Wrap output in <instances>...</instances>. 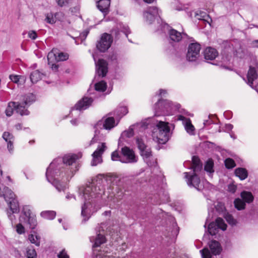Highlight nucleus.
Wrapping results in <instances>:
<instances>
[{"label": "nucleus", "mask_w": 258, "mask_h": 258, "mask_svg": "<svg viewBox=\"0 0 258 258\" xmlns=\"http://www.w3.org/2000/svg\"><path fill=\"white\" fill-rule=\"evenodd\" d=\"M57 62L66 60L69 58V54L67 53L59 52L57 54Z\"/></svg>", "instance_id": "a18cd8bd"}, {"label": "nucleus", "mask_w": 258, "mask_h": 258, "mask_svg": "<svg viewBox=\"0 0 258 258\" xmlns=\"http://www.w3.org/2000/svg\"><path fill=\"white\" fill-rule=\"evenodd\" d=\"M225 165L226 168L230 169L235 166V163L233 159L227 158L225 160Z\"/></svg>", "instance_id": "49530a36"}, {"label": "nucleus", "mask_w": 258, "mask_h": 258, "mask_svg": "<svg viewBox=\"0 0 258 258\" xmlns=\"http://www.w3.org/2000/svg\"><path fill=\"white\" fill-rule=\"evenodd\" d=\"M58 258H69L64 250H62L58 255Z\"/></svg>", "instance_id": "13d9d810"}, {"label": "nucleus", "mask_w": 258, "mask_h": 258, "mask_svg": "<svg viewBox=\"0 0 258 258\" xmlns=\"http://www.w3.org/2000/svg\"><path fill=\"white\" fill-rule=\"evenodd\" d=\"M180 107V104L177 103L159 99L154 107L155 115H172L178 111Z\"/></svg>", "instance_id": "20e7f679"}, {"label": "nucleus", "mask_w": 258, "mask_h": 258, "mask_svg": "<svg viewBox=\"0 0 258 258\" xmlns=\"http://www.w3.org/2000/svg\"><path fill=\"white\" fill-rule=\"evenodd\" d=\"M247 81L248 84L251 86L253 84V82L254 80L257 79V75L255 69L254 68L250 67L247 73Z\"/></svg>", "instance_id": "cd10ccee"}, {"label": "nucleus", "mask_w": 258, "mask_h": 258, "mask_svg": "<svg viewBox=\"0 0 258 258\" xmlns=\"http://www.w3.org/2000/svg\"><path fill=\"white\" fill-rule=\"evenodd\" d=\"M57 49H53L47 55L48 64L51 66L52 70L54 71H57L58 69V66L55 64L57 62Z\"/></svg>", "instance_id": "412c9836"}, {"label": "nucleus", "mask_w": 258, "mask_h": 258, "mask_svg": "<svg viewBox=\"0 0 258 258\" xmlns=\"http://www.w3.org/2000/svg\"><path fill=\"white\" fill-rule=\"evenodd\" d=\"M15 128L17 130H20L22 129V125L20 123H18L15 125Z\"/></svg>", "instance_id": "e2e57ef3"}, {"label": "nucleus", "mask_w": 258, "mask_h": 258, "mask_svg": "<svg viewBox=\"0 0 258 258\" xmlns=\"http://www.w3.org/2000/svg\"><path fill=\"white\" fill-rule=\"evenodd\" d=\"M43 74L38 70L33 71L30 75V78L32 83H36L42 78Z\"/></svg>", "instance_id": "2f4dec72"}, {"label": "nucleus", "mask_w": 258, "mask_h": 258, "mask_svg": "<svg viewBox=\"0 0 258 258\" xmlns=\"http://www.w3.org/2000/svg\"><path fill=\"white\" fill-rule=\"evenodd\" d=\"M136 142L139 149L140 151L141 155L144 159L148 158L151 155V151L144 143L143 139L137 137Z\"/></svg>", "instance_id": "a211bd4d"}, {"label": "nucleus", "mask_w": 258, "mask_h": 258, "mask_svg": "<svg viewBox=\"0 0 258 258\" xmlns=\"http://www.w3.org/2000/svg\"><path fill=\"white\" fill-rule=\"evenodd\" d=\"M128 112V109L125 106H120L117 108L115 112V114L119 117L126 114Z\"/></svg>", "instance_id": "58836bf2"}, {"label": "nucleus", "mask_w": 258, "mask_h": 258, "mask_svg": "<svg viewBox=\"0 0 258 258\" xmlns=\"http://www.w3.org/2000/svg\"><path fill=\"white\" fill-rule=\"evenodd\" d=\"M168 34L170 39L174 42H179L181 40L182 35H186L184 33H181L173 29H169Z\"/></svg>", "instance_id": "b1692460"}, {"label": "nucleus", "mask_w": 258, "mask_h": 258, "mask_svg": "<svg viewBox=\"0 0 258 258\" xmlns=\"http://www.w3.org/2000/svg\"><path fill=\"white\" fill-rule=\"evenodd\" d=\"M63 16V14L62 13H56L53 15L52 13L47 14L46 15L45 21L47 23L51 24H54L56 19H58L59 21H62L61 18Z\"/></svg>", "instance_id": "5701e85b"}, {"label": "nucleus", "mask_w": 258, "mask_h": 258, "mask_svg": "<svg viewBox=\"0 0 258 258\" xmlns=\"http://www.w3.org/2000/svg\"><path fill=\"white\" fill-rule=\"evenodd\" d=\"M35 98L33 94L29 93L23 96L21 102H10L6 109L5 113L7 116H11L15 109L17 113L21 115H27L29 111L27 107L35 101Z\"/></svg>", "instance_id": "7ed1b4c3"}, {"label": "nucleus", "mask_w": 258, "mask_h": 258, "mask_svg": "<svg viewBox=\"0 0 258 258\" xmlns=\"http://www.w3.org/2000/svg\"><path fill=\"white\" fill-rule=\"evenodd\" d=\"M90 241L93 243V247L94 248L99 247L101 244L106 241L105 237L103 233L100 232L99 233H96L95 236H92L90 238Z\"/></svg>", "instance_id": "4be33fe9"}, {"label": "nucleus", "mask_w": 258, "mask_h": 258, "mask_svg": "<svg viewBox=\"0 0 258 258\" xmlns=\"http://www.w3.org/2000/svg\"><path fill=\"white\" fill-rule=\"evenodd\" d=\"M23 223H20L16 226V230L19 234H22L25 233V228L22 225Z\"/></svg>", "instance_id": "8fccbe9b"}, {"label": "nucleus", "mask_w": 258, "mask_h": 258, "mask_svg": "<svg viewBox=\"0 0 258 258\" xmlns=\"http://www.w3.org/2000/svg\"><path fill=\"white\" fill-rule=\"evenodd\" d=\"M209 247L213 254H219L222 249L219 243L216 240H213L209 243Z\"/></svg>", "instance_id": "c85d7f7f"}, {"label": "nucleus", "mask_w": 258, "mask_h": 258, "mask_svg": "<svg viewBox=\"0 0 258 258\" xmlns=\"http://www.w3.org/2000/svg\"><path fill=\"white\" fill-rule=\"evenodd\" d=\"M169 26L167 24H164V26H163V28H164V31H165V29H169Z\"/></svg>", "instance_id": "69168bd1"}, {"label": "nucleus", "mask_w": 258, "mask_h": 258, "mask_svg": "<svg viewBox=\"0 0 258 258\" xmlns=\"http://www.w3.org/2000/svg\"><path fill=\"white\" fill-rule=\"evenodd\" d=\"M24 254L26 258L37 257V253L35 250L31 246H28L26 248Z\"/></svg>", "instance_id": "f704fd0d"}, {"label": "nucleus", "mask_w": 258, "mask_h": 258, "mask_svg": "<svg viewBox=\"0 0 258 258\" xmlns=\"http://www.w3.org/2000/svg\"><path fill=\"white\" fill-rule=\"evenodd\" d=\"M192 169L194 172H199L202 169V165L200 163V160L198 157L194 156L192 158Z\"/></svg>", "instance_id": "473e14b6"}, {"label": "nucleus", "mask_w": 258, "mask_h": 258, "mask_svg": "<svg viewBox=\"0 0 258 258\" xmlns=\"http://www.w3.org/2000/svg\"><path fill=\"white\" fill-rule=\"evenodd\" d=\"M167 93V91L165 90L160 89L159 90V95L160 96H164Z\"/></svg>", "instance_id": "052dcab7"}, {"label": "nucleus", "mask_w": 258, "mask_h": 258, "mask_svg": "<svg viewBox=\"0 0 258 258\" xmlns=\"http://www.w3.org/2000/svg\"><path fill=\"white\" fill-rule=\"evenodd\" d=\"M224 217L227 222L232 225H234L236 223V221L234 219L233 216L229 213H227L225 215Z\"/></svg>", "instance_id": "c03bdc74"}, {"label": "nucleus", "mask_w": 258, "mask_h": 258, "mask_svg": "<svg viewBox=\"0 0 258 258\" xmlns=\"http://www.w3.org/2000/svg\"><path fill=\"white\" fill-rule=\"evenodd\" d=\"M9 79L13 83L18 85H22L25 84L26 81V77L22 75L12 74L9 76Z\"/></svg>", "instance_id": "a878e982"}, {"label": "nucleus", "mask_w": 258, "mask_h": 258, "mask_svg": "<svg viewBox=\"0 0 258 258\" xmlns=\"http://www.w3.org/2000/svg\"><path fill=\"white\" fill-rule=\"evenodd\" d=\"M3 138L7 143L14 141L13 135L8 132H5L3 133Z\"/></svg>", "instance_id": "37998d69"}, {"label": "nucleus", "mask_w": 258, "mask_h": 258, "mask_svg": "<svg viewBox=\"0 0 258 258\" xmlns=\"http://www.w3.org/2000/svg\"><path fill=\"white\" fill-rule=\"evenodd\" d=\"M94 250V253L95 254L94 258H119L113 257L112 255H109L107 251H98Z\"/></svg>", "instance_id": "c9c22d12"}, {"label": "nucleus", "mask_w": 258, "mask_h": 258, "mask_svg": "<svg viewBox=\"0 0 258 258\" xmlns=\"http://www.w3.org/2000/svg\"><path fill=\"white\" fill-rule=\"evenodd\" d=\"M195 17L199 20H202L207 22L210 25L212 21V19L207 14L201 11H198L195 13Z\"/></svg>", "instance_id": "c756f323"}, {"label": "nucleus", "mask_w": 258, "mask_h": 258, "mask_svg": "<svg viewBox=\"0 0 258 258\" xmlns=\"http://www.w3.org/2000/svg\"><path fill=\"white\" fill-rule=\"evenodd\" d=\"M71 123L74 125H77L78 124V120L77 119L75 118L74 119H72L71 121Z\"/></svg>", "instance_id": "680f3d73"}, {"label": "nucleus", "mask_w": 258, "mask_h": 258, "mask_svg": "<svg viewBox=\"0 0 258 258\" xmlns=\"http://www.w3.org/2000/svg\"><path fill=\"white\" fill-rule=\"evenodd\" d=\"M158 15H159V11L156 7L148 8L143 14L145 20L149 24H151Z\"/></svg>", "instance_id": "f3484780"}, {"label": "nucleus", "mask_w": 258, "mask_h": 258, "mask_svg": "<svg viewBox=\"0 0 258 258\" xmlns=\"http://www.w3.org/2000/svg\"><path fill=\"white\" fill-rule=\"evenodd\" d=\"M7 195V200H5L7 202L10 210L12 213H16L19 211V205L17 200L16 199L15 195L10 189L6 188L5 189Z\"/></svg>", "instance_id": "9d476101"}, {"label": "nucleus", "mask_w": 258, "mask_h": 258, "mask_svg": "<svg viewBox=\"0 0 258 258\" xmlns=\"http://www.w3.org/2000/svg\"><path fill=\"white\" fill-rule=\"evenodd\" d=\"M95 90L97 91L104 92L107 87L106 83L101 81L95 84Z\"/></svg>", "instance_id": "a19ab883"}, {"label": "nucleus", "mask_w": 258, "mask_h": 258, "mask_svg": "<svg viewBox=\"0 0 258 258\" xmlns=\"http://www.w3.org/2000/svg\"><path fill=\"white\" fill-rule=\"evenodd\" d=\"M66 199L67 201L71 202L76 201V196L74 194H71L70 192L67 194L66 196Z\"/></svg>", "instance_id": "864d4df0"}, {"label": "nucleus", "mask_w": 258, "mask_h": 258, "mask_svg": "<svg viewBox=\"0 0 258 258\" xmlns=\"http://www.w3.org/2000/svg\"><path fill=\"white\" fill-rule=\"evenodd\" d=\"M152 137L153 140L158 143L165 144L170 137L168 123L161 120L157 121L156 126L153 130Z\"/></svg>", "instance_id": "39448f33"}, {"label": "nucleus", "mask_w": 258, "mask_h": 258, "mask_svg": "<svg viewBox=\"0 0 258 258\" xmlns=\"http://www.w3.org/2000/svg\"><path fill=\"white\" fill-rule=\"evenodd\" d=\"M177 119L182 121L183 125L187 133L190 135H194L195 134V128L192 124L190 119L180 115L178 116Z\"/></svg>", "instance_id": "aec40b11"}, {"label": "nucleus", "mask_w": 258, "mask_h": 258, "mask_svg": "<svg viewBox=\"0 0 258 258\" xmlns=\"http://www.w3.org/2000/svg\"><path fill=\"white\" fill-rule=\"evenodd\" d=\"M233 128V125L231 124H226L225 125V130L227 131H230Z\"/></svg>", "instance_id": "bf43d9fd"}, {"label": "nucleus", "mask_w": 258, "mask_h": 258, "mask_svg": "<svg viewBox=\"0 0 258 258\" xmlns=\"http://www.w3.org/2000/svg\"><path fill=\"white\" fill-rule=\"evenodd\" d=\"M118 120L115 121L113 117H108L104 120H99L94 125V140H101L103 138V132L104 130H110L117 125Z\"/></svg>", "instance_id": "423d86ee"}, {"label": "nucleus", "mask_w": 258, "mask_h": 258, "mask_svg": "<svg viewBox=\"0 0 258 258\" xmlns=\"http://www.w3.org/2000/svg\"><path fill=\"white\" fill-rule=\"evenodd\" d=\"M94 60L96 64V74L101 77H104L107 72V63L106 61L103 59H99L98 61H96V59L93 55Z\"/></svg>", "instance_id": "6ab92c4d"}, {"label": "nucleus", "mask_w": 258, "mask_h": 258, "mask_svg": "<svg viewBox=\"0 0 258 258\" xmlns=\"http://www.w3.org/2000/svg\"><path fill=\"white\" fill-rule=\"evenodd\" d=\"M106 149L107 147L104 143H102L98 146L97 149L92 154V160L91 165L92 166H96L102 163V155Z\"/></svg>", "instance_id": "9b49d317"}, {"label": "nucleus", "mask_w": 258, "mask_h": 258, "mask_svg": "<svg viewBox=\"0 0 258 258\" xmlns=\"http://www.w3.org/2000/svg\"><path fill=\"white\" fill-rule=\"evenodd\" d=\"M80 157V155H66L62 159H55L50 164L46 170V176L48 181L51 183L58 191H64L67 188V182L74 175L72 170L64 169V166L72 165Z\"/></svg>", "instance_id": "f03ea898"}, {"label": "nucleus", "mask_w": 258, "mask_h": 258, "mask_svg": "<svg viewBox=\"0 0 258 258\" xmlns=\"http://www.w3.org/2000/svg\"><path fill=\"white\" fill-rule=\"evenodd\" d=\"M213 166L214 163L211 159L208 160L206 163L205 170L209 173L210 176H211L214 171L213 169Z\"/></svg>", "instance_id": "4c0bfd02"}, {"label": "nucleus", "mask_w": 258, "mask_h": 258, "mask_svg": "<svg viewBox=\"0 0 258 258\" xmlns=\"http://www.w3.org/2000/svg\"><path fill=\"white\" fill-rule=\"evenodd\" d=\"M20 221L24 224H28L31 229H34L37 225V220L35 215L25 212L20 218Z\"/></svg>", "instance_id": "dca6fc26"}, {"label": "nucleus", "mask_w": 258, "mask_h": 258, "mask_svg": "<svg viewBox=\"0 0 258 258\" xmlns=\"http://www.w3.org/2000/svg\"><path fill=\"white\" fill-rule=\"evenodd\" d=\"M40 216L45 219L52 220L55 218L56 213L54 211H45L40 213Z\"/></svg>", "instance_id": "e433bc0d"}, {"label": "nucleus", "mask_w": 258, "mask_h": 258, "mask_svg": "<svg viewBox=\"0 0 258 258\" xmlns=\"http://www.w3.org/2000/svg\"><path fill=\"white\" fill-rule=\"evenodd\" d=\"M88 33L87 32H83L80 35V37L82 38V37L84 38V39H85Z\"/></svg>", "instance_id": "0e129e2a"}, {"label": "nucleus", "mask_w": 258, "mask_h": 258, "mask_svg": "<svg viewBox=\"0 0 258 258\" xmlns=\"http://www.w3.org/2000/svg\"><path fill=\"white\" fill-rule=\"evenodd\" d=\"M147 126V124L145 122L137 123L131 125L127 130L124 131L121 136L126 138H131L134 135L135 132H142Z\"/></svg>", "instance_id": "ddd939ff"}, {"label": "nucleus", "mask_w": 258, "mask_h": 258, "mask_svg": "<svg viewBox=\"0 0 258 258\" xmlns=\"http://www.w3.org/2000/svg\"><path fill=\"white\" fill-rule=\"evenodd\" d=\"M240 196L244 203H250L254 199L252 194L249 191H243L241 192Z\"/></svg>", "instance_id": "72a5a7b5"}, {"label": "nucleus", "mask_w": 258, "mask_h": 258, "mask_svg": "<svg viewBox=\"0 0 258 258\" xmlns=\"http://www.w3.org/2000/svg\"><path fill=\"white\" fill-rule=\"evenodd\" d=\"M237 187L235 185L231 184L228 185V190L229 191L234 193L236 190Z\"/></svg>", "instance_id": "6e6d98bb"}, {"label": "nucleus", "mask_w": 258, "mask_h": 258, "mask_svg": "<svg viewBox=\"0 0 258 258\" xmlns=\"http://www.w3.org/2000/svg\"><path fill=\"white\" fill-rule=\"evenodd\" d=\"M201 45L197 43H191L187 49L186 57L189 61L197 60L200 56Z\"/></svg>", "instance_id": "1a4fd4ad"}, {"label": "nucleus", "mask_w": 258, "mask_h": 258, "mask_svg": "<svg viewBox=\"0 0 258 258\" xmlns=\"http://www.w3.org/2000/svg\"><path fill=\"white\" fill-rule=\"evenodd\" d=\"M234 206L238 210H241L245 209V203L240 199H236L234 202Z\"/></svg>", "instance_id": "ea45409f"}, {"label": "nucleus", "mask_w": 258, "mask_h": 258, "mask_svg": "<svg viewBox=\"0 0 258 258\" xmlns=\"http://www.w3.org/2000/svg\"><path fill=\"white\" fill-rule=\"evenodd\" d=\"M198 172L194 171L192 173L184 172V176L186 181L189 186H192L198 190H202L204 188V185L198 177Z\"/></svg>", "instance_id": "0eeeda50"}, {"label": "nucleus", "mask_w": 258, "mask_h": 258, "mask_svg": "<svg viewBox=\"0 0 258 258\" xmlns=\"http://www.w3.org/2000/svg\"><path fill=\"white\" fill-rule=\"evenodd\" d=\"M120 29L121 31H122L127 37L128 34L130 33V28H128V26L125 25H120Z\"/></svg>", "instance_id": "3c124183"}, {"label": "nucleus", "mask_w": 258, "mask_h": 258, "mask_svg": "<svg viewBox=\"0 0 258 258\" xmlns=\"http://www.w3.org/2000/svg\"><path fill=\"white\" fill-rule=\"evenodd\" d=\"M93 99L91 97H84L75 105V106L73 108L71 112L70 115L73 117L75 115H78L80 113V111L81 110H85L88 108L92 104Z\"/></svg>", "instance_id": "6e6552de"}, {"label": "nucleus", "mask_w": 258, "mask_h": 258, "mask_svg": "<svg viewBox=\"0 0 258 258\" xmlns=\"http://www.w3.org/2000/svg\"><path fill=\"white\" fill-rule=\"evenodd\" d=\"M218 53L216 49L212 47H208L204 51L205 58L207 60H213L217 56Z\"/></svg>", "instance_id": "393cba45"}, {"label": "nucleus", "mask_w": 258, "mask_h": 258, "mask_svg": "<svg viewBox=\"0 0 258 258\" xmlns=\"http://www.w3.org/2000/svg\"><path fill=\"white\" fill-rule=\"evenodd\" d=\"M29 38L32 40H35L37 37V34L35 31L30 30L28 32Z\"/></svg>", "instance_id": "603ef678"}, {"label": "nucleus", "mask_w": 258, "mask_h": 258, "mask_svg": "<svg viewBox=\"0 0 258 258\" xmlns=\"http://www.w3.org/2000/svg\"><path fill=\"white\" fill-rule=\"evenodd\" d=\"M8 216H9V217L10 219L11 220H12H12H13V216H12V215H9V212H8Z\"/></svg>", "instance_id": "774afa93"}, {"label": "nucleus", "mask_w": 258, "mask_h": 258, "mask_svg": "<svg viewBox=\"0 0 258 258\" xmlns=\"http://www.w3.org/2000/svg\"><path fill=\"white\" fill-rule=\"evenodd\" d=\"M13 142L14 141H11L10 142L7 143V148L9 151V152L12 154L14 152V146H13Z\"/></svg>", "instance_id": "5fc2aeb1"}, {"label": "nucleus", "mask_w": 258, "mask_h": 258, "mask_svg": "<svg viewBox=\"0 0 258 258\" xmlns=\"http://www.w3.org/2000/svg\"><path fill=\"white\" fill-rule=\"evenodd\" d=\"M227 228V225L223 220L221 218H218L215 222H212L208 226V231L212 235H215L218 231V229L225 230Z\"/></svg>", "instance_id": "4468645a"}, {"label": "nucleus", "mask_w": 258, "mask_h": 258, "mask_svg": "<svg viewBox=\"0 0 258 258\" xmlns=\"http://www.w3.org/2000/svg\"><path fill=\"white\" fill-rule=\"evenodd\" d=\"M28 239L32 243L35 244L37 246L39 245L40 237L36 234H31L30 235H29Z\"/></svg>", "instance_id": "79ce46f5"}, {"label": "nucleus", "mask_w": 258, "mask_h": 258, "mask_svg": "<svg viewBox=\"0 0 258 258\" xmlns=\"http://www.w3.org/2000/svg\"><path fill=\"white\" fill-rule=\"evenodd\" d=\"M235 174L238 177L240 180H244L248 176V172L245 168H237L235 170Z\"/></svg>", "instance_id": "7c9ffc66"}, {"label": "nucleus", "mask_w": 258, "mask_h": 258, "mask_svg": "<svg viewBox=\"0 0 258 258\" xmlns=\"http://www.w3.org/2000/svg\"><path fill=\"white\" fill-rule=\"evenodd\" d=\"M114 180L113 177L104 176L99 174L91 182L78 187V199L83 203L81 211L83 220H88L91 215L99 208H96V203L105 194L106 190L111 198L114 196V184L111 185Z\"/></svg>", "instance_id": "f257e3e1"}, {"label": "nucleus", "mask_w": 258, "mask_h": 258, "mask_svg": "<svg viewBox=\"0 0 258 258\" xmlns=\"http://www.w3.org/2000/svg\"><path fill=\"white\" fill-rule=\"evenodd\" d=\"M111 159L113 161H119L121 162V160H123V158L119 155L117 151H115L111 154Z\"/></svg>", "instance_id": "de8ad7c7"}, {"label": "nucleus", "mask_w": 258, "mask_h": 258, "mask_svg": "<svg viewBox=\"0 0 258 258\" xmlns=\"http://www.w3.org/2000/svg\"><path fill=\"white\" fill-rule=\"evenodd\" d=\"M202 258H211V254L207 248L200 250Z\"/></svg>", "instance_id": "09e8293b"}, {"label": "nucleus", "mask_w": 258, "mask_h": 258, "mask_svg": "<svg viewBox=\"0 0 258 258\" xmlns=\"http://www.w3.org/2000/svg\"><path fill=\"white\" fill-rule=\"evenodd\" d=\"M145 3H153L154 0H143Z\"/></svg>", "instance_id": "338daca9"}, {"label": "nucleus", "mask_w": 258, "mask_h": 258, "mask_svg": "<svg viewBox=\"0 0 258 258\" xmlns=\"http://www.w3.org/2000/svg\"><path fill=\"white\" fill-rule=\"evenodd\" d=\"M112 41L111 35L104 33L96 45L97 48L100 51L105 52L111 46Z\"/></svg>", "instance_id": "f8f14e48"}, {"label": "nucleus", "mask_w": 258, "mask_h": 258, "mask_svg": "<svg viewBox=\"0 0 258 258\" xmlns=\"http://www.w3.org/2000/svg\"><path fill=\"white\" fill-rule=\"evenodd\" d=\"M57 4L60 7L66 6L68 4V0H56Z\"/></svg>", "instance_id": "4d7b16f0"}, {"label": "nucleus", "mask_w": 258, "mask_h": 258, "mask_svg": "<svg viewBox=\"0 0 258 258\" xmlns=\"http://www.w3.org/2000/svg\"><path fill=\"white\" fill-rule=\"evenodd\" d=\"M121 153L123 156V160H121L122 163H135L137 161L134 152L129 148L127 147L122 148Z\"/></svg>", "instance_id": "2eb2a0df"}, {"label": "nucleus", "mask_w": 258, "mask_h": 258, "mask_svg": "<svg viewBox=\"0 0 258 258\" xmlns=\"http://www.w3.org/2000/svg\"><path fill=\"white\" fill-rule=\"evenodd\" d=\"M97 7L103 13H106L110 5V0H96Z\"/></svg>", "instance_id": "bb28decb"}]
</instances>
